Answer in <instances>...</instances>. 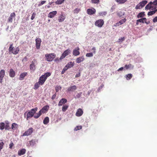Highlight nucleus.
I'll return each mask as SVG.
<instances>
[{
    "label": "nucleus",
    "mask_w": 157,
    "mask_h": 157,
    "mask_svg": "<svg viewBox=\"0 0 157 157\" xmlns=\"http://www.w3.org/2000/svg\"><path fill=\"white\" fill-rule=\"evenodd\" d=\"M57 12L56 11H54L50 12L48 15V17L51 18H53L56 15Z\"/></svg>",
    "instance_id": "4be33fe9"
},
{
    "label": "nucleus",
    "mask_w": 157,
    "mask_h": 157,
    "mask_svg": "<svg viewBox=\"0 0 157 157\" xmlns=\"http://www.w3.org/2000/svg\"><path fill=\"white\" fill-rule=\"evenodd\" d=\"M51 75V73L50 72H47L44 75H41L40 77L42 80H44V81L45 82L47 78L50 76Z\"/></svg>",
    "instance_id": "0eeeda50"
},
{
    "label": "nucleus",
    "mask_w": 157,
    "mask_h": 157,
    "mask_svg": "<svg viewBox=\"0 0 157 157\" xmlns=\"http://www.w3.org/2000/svg\"><path fill=\"white\" fill-rule=\"evenodd\" d=\"M96 10L95 9L93 8V9H88L87 10V12L88 14L89 15H92L95 13Z\"/></svg>",
    "instance_id": "4468645a"
},
{
    "label": "nucleus",
    "mask_w": 157,
    "mask_h": 157,
    "mask_svg": "<svg viewBox=\"0 0 157 157\" xmlns=\"http://www.w3.org/2000/svg\"><path fill=\"white\" fill-rule=\"evenodd\" d=\"M26 151V150L25 149H22L19 151L18 152V155H21L24 154Z\"/></svg>",
    "instance_id": "cd10ccee"
},
{
    "label": "nucleus",
    "mask_w": 157,
    "mask_h": 157,
    "mask_svg": "<svg viewBox=\"0 0 157 157\" xmlns=\"http://www.w3.org/2000/svg\"><path fill=\"white\" fill-rule=\"evenodd\" d=\"M83 111L81 108L78 109L76 113V116L77 117H80L81 116L83 113Z\"/></svg>",
    "instance_id": "ddd939ff"
},
{
    "label": "nucleus",
    "mask_w": 157,
    "mask_h": 157,
    "mask_svg": "<svg viewBox=\"0 0 157 157\" xmlns=\"http://www.w3.org/2000/svg\"><path fill=\"white\" fill-rule=\"evenodd\" d=\"M104 85L103 84H102L101 85V86L99 87L98 88V90H100L104 86Z\"/></svg>",
    "instance_id": "69168bd1"
},
{
    "label": "nucleus",
    "mask_w": 157,
    "mask_h": 157,
    "mask_svg": "<svg viewBox=\"0 0 157 157\" xmlns=\"http://www.w3.org/2000/svg\"><path fill=\"white\" fill-rule=\"evenodd\" d=\"M5 128L6 130H9L10 129V128L9 126L10 123L8 121H6L5 122Z\"/></svg>",
    "instance_id": "a878e982"
},
{
    "label": "nucleus",
    "mask_w": 157,
    "mask_h": 157,
    "mask_svg": "<svg viewBox=\"0 0 157 157\" xmlns=\"http://www.w3.org/2000/svg\"><path fill=\"white\" fill-rule=\"evenodd\" d=\"M81 10L80 8H76L73 10V12L74 13H78Z\"/></svg>",
    "instance_id": "37998d69"
},
{
    "label": "nucleus",
    "mask_w": 157,
    "mask_h": 157,
    "mask_svg": "<svg viewBox=\"0 0 157 157\" xmlns=\"http://www.w3.org/2000/svg\"><path fill=\"white\" fill-rule=\"evenodd\" d=\"M17 124L15 123H13L12 124L11 128L13 129H15L17 128Z\"/></svg>",
    "instance_id": "a18cd8bd"
},
{
    "label": "nucleus",
    "mask_w": 157,
    "mask_h": 157,
    "mask_svg": "<svg viewBox=\"0 0 157 157\" xmlns=\"http://www.w3.org/2000/svg\"><path fill=\"white\" fill-rule=\"evenodd\" d=\"M9 51L10 52L14 55H16L18 53L19 51V48L18 47L14 48L13 47V44H11L9 48Z\"/></svg>",
    "instance_id": "f03ea898"
},
{
    "label": "nucleus",
    "mask_w": 157,
    "mask_h": 157,
    "mask_svg": "<svg viewBox=\"0 0 157 157\" xmlns=\"http://www.w3.org/2000/svg\"><path fill=\"white\" fill-rule=\"evenodd\" d=\"M153 4L155 6H157V0H155L152 2Z\"/></svg>",
    "instance_id": "052dcab7"
},
{
    "label": "nucleus",
    "mask_w": 157,
    "mask_h": 157,
    "mask_svg": "<svg viewBox=\"0 0 157 157\" xmlns=\"http://www.w3.org/2000/svg\"><path fill=\"white\" fill-rule=\"evenodd\" d=\"M68 106L67 105H63L62 108V110L63 112L66 111L67 109L68 108Z\"/></svg>",
    "instance_id": "4c0bfd02"
},
{
    "label": "nucleus",
    "mask_w": 157,
    "mask_h": 157,
    "mask_svg": "<svg viewBox=\"0 0 157 157\" xmlns=\"http://www.w3.org/2000/svg\"><path fill=\"white\" fill-rule=\"evenodd\" d=\"M153 4L152 2H151L145 7V9H150L151 8V5Z\"/></svg>",
    "instance_id": "72a5a7b5"
},
{
    "label": "nucleus",
    "mask_w": 157,
    "mask_h": 157,
    "mask_svg": "<svg viewBox=\"0 0 157 157\" xmlns=\"http://www.w3.org/2000/svg\"><path fill=\"white\" fill-rule=\"evenodd\" d=\"M126 20L125 18L121 20L119 22H117L116 23V26H118L122 24L123 23H124L126 21Z\"/></svg>",
    "instance_id": "bb28decb"
},
{
    "label": "nucleus",
    "mask_w": 157,
    "mask_h": 157,
    "mask_svg": "<svg viewBox=\"0 0 157 157\" xmlns=\"http://www.w3.org/2000/svg\"><path fill=\"white\" fill-rule=\"evenodd\" d=\"M132 77V75L131 74H129L126 75V78L127 80H128L131 79Z\"/></svg>",
    "instance_id": "58836bf2"
},
{
    "label": "nucleus",
    "mask_w": 157,
    "mask_h": 157,
    "mask_svg": "<svg viewBox=\"0 0 157 157\" xmlns=\"http://www.w3.org/2000/svg\"><path fill=\"white\" fill-rule=\"evenodd\" d=\"M67 101V100L64 98L61 99L59 101L58 105L59 106H61L63 104L66 103Z\"/></svg>",
    "instance_id": "2eb2a0df"
},
{
    "label": "nucleus",
    "mask_w": 157,
    "mask_h": 157,
    "mask_svg": "<svg viewBox=\"0 0 157 157\" xmlns=\"http://www.w3.org/2000/svg\"><path fill=\"white\" fill-rule=\"evenodd\" d=\"M37 64V61L36 59H34L32 61L31 64L30 65V70L34 71L36 69V65Z\"/></svg>",
    "instance_id": "39448f33"
},
{
    "label": "nucleus",
    "mask_w": 157,
    "mask_h": 157,
    "mask_svg": "<svg viewBox=\"0 0 157 157\" xmlns=\"http://www.w3.org/2000/svg\"><path fill=\"white\" fill-rule=\"evenodd\" d=\"M104 24V21L102 19H100L97 20L95 23V25L99 27H101Z\"/></svg>",
    "instance_id": "20e7f679"
},
{
    "label": "nucleus",
    "mask_w": 157,
    "mask_h": 157,
    "mask_svg": "<svg viewBox=\"0 0 157 157\" xmlns=\"http://www.w3.org/2000/svg\"><path fill=\"white\" fill-rule=\"evenodd\" d=\"M86 56L87 57H91L93 56V54L92 53H87L86 54Z\"/></svg>",
    "instance_id": "864d4df0"
},
{
    "label": "nucleus",
    "mask_w": 157,
    "mask_h": 157,
    "mask_svg": "<svg viewBox=\"0 0 157 157\" xmlns=\"http://www.w3.org/2000/svg\"><path fill=\"white\" fill-rule=\"evenodd\" d=\"M38 82H39V83H40L41 85H43L44 82H45L44 81V80H42L41 78H40V77L39 78V79Z\"/></svg>",
    "instance_id": "de8ad7c7"
},
{
    "label": "nucleus",
    "mask_w": 157,
    "mask_h": 157,
    "mask_svg": "<svg viewBox=\"0 0 157 157\" xmlns=\"http://www.w3.org/2000/svg\"><path fill=\"white\" fill-rule=\"evenodd\" d=\"M33 129L32 128H30L23 134V136H28L30 135L33 132Z\"/></svg>",
    "instance_id": "1a4fd4ad"
},
{
    "label": "nucleus",
    "mask_w": 157,
    "mask_h": 157,
    "mask_svg": "<svg viewBox=\"0 0 157 157\" xmlns=\"http://www.w3.org/2000/svg\"><path fill=\"white\" fill-rule=\"evenodd\" d=\"M92 50H94V52H93L94 53V54L95 53H96L95 48L94 47L92 48Z\"/></svg>",
    "instance_id": "774afa93"
},
{
    "label": "nucleus",
    "mask_w": 157,
    "mask_h": 157,
    "mask_svg": "<svg viewBox=\"0 0 157 157\" xmlns=\"http://www.w3.org/2000/svg\"><path fill=\"white\" fill-rule=\"evenodd\" d=\"M40 83L38 82H36L34 86V89L35 90H36L40 86Z\"/></svg>",
    "instance_id": "f704fd0d"
},
{
    "label": "nucleus",
    "mask_w": 157,
    "mask_h": 157,
    "mask_svg": "<svg viewBox=\"0 0 157 157\" xmlns=\"http://www.w3.org/2000/svg\"><path fill=\"white\" fill-rule=\"evenodd\" d=\"M45 1H43L41 2L38 5V6H41L42 5H43V4H44L46 2Z\"/></svg>",
    "instance_id": "4d7b16f0"
},
{
    "label": "nucleus",
    "mask_w": 157,
    "mask_h": 157,
    "mask_svg": "<svg viewBox=\"0 0 157 157\" xmlns=\"http://www.w3.org/2000/svg\"><path fill=\"white\" fill-rule=\"evenodd\" d=\"M115 1L119 4H123L126 2L127 0H115Z\"/></svg>",
    "instance_id": "e433bc0d"
},
{
    "label": "nucleus",
    "mask_w": 157,
    "mask_h": 157,
    "mask_svg": "<svg viewBox=\"0 0 157 157\" xmlns=\"http://www.w3.org/2000/svg\"><path fill=\"white\" fill-rule=\"evenodd\" d=\"M82 128V126H77L76 127H75L74 129L75 131H77L78 130H79L81 129Z\"/></svg>",
    "instance_id": "49530a36"
},
{
    "label": "nucleus",
    "mask_w": 157,
    "mask_h": 157,
    "mask_svg": "<svg viewBox=\"0 0 157 157\" xmlns=\"http://www.w3.org/2000/svg\"><path fill=\"white\" fill-rule=\"evenodd\" d=\"M124 13L123 11H120L117 13V15L119 17H122L124 15Z\"/></svg>",
    "instance_id": "c03bdc74"
},
{
    "label": "nucleus",
    "mask_w": 157,
    "mask_h": 157,
    "mask_svg": "<svg viewBox=\"0 0 157 157\" xmlns=\"http://www.w3.org/2000/svg\"><path fill=\"white\" fill-rule=\"evenodd\" d=\"M36 48L37 49L40 48V44L41 42V39L39 38H37L35 40Z\"/></svg>",
    "instance_id": "9d476101"
},
{
    "label": "nucleus",
    "mask_w": 157,
    "mask_h": 157,
    "mask_svg": "<svg viewBox=\"0 0 157 157\" xmlns=\"http://www.w3.org/2000/svg\"><path fill=\"white\" fill-rule=\"evenodd\" d=\"M51 75V73L50 72H47L44 75H41L40 77L42 80H44V81L45 82L47 78L50 76Z\"/></svg>",
    "instance_id": "6e6552de"
},
{
    "label": "nucleus",
    "mask_w": 157,
    "mask_h": 157,
    "mask_svg": "<svg viewBox=\"0 0 157 157\" xmlns=\"http://www.w3.org/2000/svg\"><path fill=\"white\" fill-rule=\"evenodd\" d=\"M141 7V6H140V3L137 4L136 7H135V8L136 9H140V8Z\"/></svg>",
    "instance_id": "13d9d810"
},
{
    "label": "nucleus",
    "mask_w": 157,
    "mask_h": 157,
    "mask_svg": "<svg viewBox=\"0 0 157 157\" xmlns=\"http://www.w3.org/2000/svg\"><path fill=\"white\" fill-rule=\"evenodd\" d=\"M5 124L3 122H1L0 123V129L2 130L5 128Z\"/></svg>",
    "instance_id": "c9c22d12"
},
{
    "label": "nucleus",
    "mask_w": 157,
    "mask_h": 157,
    "mask_svg": "<svg viewBox=\"0 0 157 157\" xmlns=\"http://www.w3.org/2000/svg\"><path fill=\"white\" fill-rule=\"evenodd\" d=\"M99 15L101 16H105L107 14V12L106 11L102 12L99 13Z\"/></svg>",
    "instance_id": "8fccbe9b"
},
{
    "label": "nucleus",
    "mask_w": 157,
    "mask_h": 157,
    "mask_svg": "<svg viewBox=\"0 0 157 157\" xmlns=\"http://www.w3.org/2000/svg\"><path fill=\"white\" fill-rule=\"evenodd\" d=\"M147 19L145 17H143L142 18H141L140 19L137 20L138 21H139V22L142 23H144L145 22L147 24H148L150 22L148 21L147 22Z\"/></svg>",
    "instance_id": "412c9836"
},
{
    "label": "nucleus",
    "mask_w": 157,
    "mask_h": 157,
    "mask_svg": "<svg viewBox=\"0 0 157 157\" xmlns=\"http://www.w3.org/2000/svg\"><path fill=\"white\" fill-rule=\"evenodd\" d=\"M27 75V72H24L21 73L19 76V79L20 80H23L24 79L25 77Z\"/></svg>",
    "instance_id": "aec40b11"
},
{
    "label": "nucleus",
    "mask_w": 157,
    "mask_h": 157,
    "mask_svg": "<svg viewBox=\"0 0 157 157\" xmlns=\"http://www.w3.org/2000/svg\"><path fill=\"white\" fill-rule=\"evenodd\" d=\"M61 88V87L60 86H57L56 87L55 90L56 92H58L59 90H60Z\"/></svg>",
    "instance_id": "3c124183"
},
{
    "label": "nucleus",
    "mask_w": 157,
    "mask_h": 157,
    "mask_svg": "<svg viewBox=\"0 0 157 157\" xmlns=\"http://www.w3.org/2000/svg\"><path fill=\"white\" fill-rule=\"evenodd\" d=\"M41 114L42 113L39 112L38 113H37L34 116V117L35 119H37L39 118Z\"/></svg>",
    "instance_id": "a19ab883"
},
{
    "label": "nucleus",
    "mask_w": 157,
    "mask_h": 157,
    "mask_svg": "<svg viewBox=\"0 0 157 157\" xmlns=\"http://www.w3.org/2000/svg\"><path fill=\"white\" fill-rule=\"evenodd\" d=\"M37 108L35 107L33 109H31L30 111H29L27 114L26 120H29L32 117L34 116V114L37 110Z\"/></svg>",
    "instance_id": "f257e3e1"
},
{
    "label": "nucleus",
    "mask_w": 157,
    "mask_h": 157,
    "mask_svg": "<svg viewBox=\"0 0 157 157\" xmlns=\"http://www.w3.org/2000/svg\"><path fill=\"white\" fill-rule=\"evenodd\" d=\"M125 40V38L124 37H121V38H119L118 40V42H122V41H124Z\"/></svg>",
    "instance_id": "5fc2aeb1"
},
{
    "label": "nucleus",
    "mask_w": 157,
    "mask_h": 157,
    "mask_svg": "<svg viewBox=\"0 0 157 157\" xmlns=\"http://www.w3.org/2000/svg\"><path fill=\"white\" fill-rule=\"evenodd\" d=\"M65 0H57L56 2V3L57 4H61L64 2Z\"/></svg>",
    "instance_id": "79ce46f5"
},
{
    "label": "nucleus",
    "mask_w": 157,
    "mask_h": 157,
    "mask_svg": "<svg viewBox=\"0 0 157 157\" xmlns=\"http://www.w3.org/2000/svg\"><path fill=\"white\" fill-rule=\"evenodd\" d=\"M49 118L48 117H46L43 120V123L44 124H47L49 122Z\"/></svg>",
    "instance_id": "c756f323"
},
{
    "label": "nucleus",
    "mask_w": 157,
    "mask_h": 157,
    "mask_svg": "<svg viewBox=\"0 0 157 157\" xmlns=\"http://www.w3.org/2000/svg\"><path fill=\"white\" fill-rule=\"evenodd\" d=\"M82 92H80L78 93L75 97V98H79L81 97L82 94Z\"/></svg>",
    "instance_id": "09e8293b"
},
{
    "label": "nucleus",
    "mask_w": 157,
    "mask_h": 157,
    "mask_svg": "<svg viewBox=\"0 0 157 157\" xmlns=\"http://www.w3.org/2000/svg\"><path fill=\"white\" fill-rule=\"evenodd\" d=\"M36 141L35 140H32L29 141V146H33L36 144Z\"/></svg>",
    "instance_id": "2f4dec72"
},
{
    "label": "nucleus",
    "mask_w": 157,
    "mask_h": 157,
    "mask_svg": "<svg viewBox=\"0 0 157 157\" xmlns=\"http://www.w3.org/2000/svg\"><path fill=\"white\" fill-rule=\"evenodd\" d=\"M13 145H14V144H13V143L12 142H11V143L9 144V148L10 149H12V147H13Z\"/></svg>",
    "instance_id": "bf43d9fd"
},
{
    "label": "nucleus",
    "mask_w": 157,
    "mask_h": 157,
    "mask_svg": "<svg viewBox=\"0 0 157 157\" xmlns=\"http://www.w3.org/2000/svg\"><path fill=\"white\" fill-rule=\"evenodd\" d=\"M74 63L72 62H69L66 65L68 68H70L73 67L74 65Z\"/></svg>",
    "instance_id": "c85d7f7f"
},
{
    "label": "nucleus",
    "mask_w": 157,
    "mask_h": 157,
    "mask_svg": "<svg viewBox=\"0 0 157 157\" xmlns=\"http://www.w3.org/2000/svg\"><path fill=\"white\" fill-rule=\"evenodd\" d=\"M36 15V13H33L32 14V15L31 18V19L32 20H33L34 18Z\"/></svg>",
    "instance_id": "6e6d98bb"
},
{
    "label": "nucleus",
    "mask_w": 157,
    "mask_h": 157,
    "mask_svg": "<svg viewBox=\"0 0 157 157\" xmlns=\"http://www.w3.org/2000/svg\"><path fill=\"white\" fill-rule=\"evenodd\" d=\"M56 96V94H53L52 97V100L54 99L55 98Z\"/></svg>",
    "instance_id": "0e129e2a"
},
{
    "label": "nucleus",
    "mask_w": 157,
    "mask_h": 157,
    "mask_svg": "<svg viewBox=\"0 0 157 157\" xmlns=\"http://www.w3.org/2000/svg\"><path fill=\"white\" fill-rule=\"evenodd\" d=\"M68 68V67L66 66L65 67L63 68V69L64 71H66Z\"/></svg>",
    "instance_id": "338daca9"
},
{
    "label": "nucleus",
    "mask_w": 157,
    "mask_h": 157,
    "mask_svg": "<svg viewBox=\"0 0 157 157\" xmlns=\"http://www.w3.org/2000/svg\"><path fill=\"white\" fill-rule=\"evenodd\" d=\"M147 1L146 0H143L140 2L139 3L140 4L141 7H143L147 3Z\"/></svg>",
    "instance_id": "7c9ffc66"
},
{
    "label": "nucleus",
    "mask_w": 157,
    "mask_h": 157,
    "mask_svg": "<svg viewBox=\"0 0 157 157\" xmlns=\"http://www.w3.org/2000/svg\"><path fill=\"white\" fill-rule=\"evenodd\" d=\"M91 2L92 3L95 4H98L100 2L99 0H91Z\"/></svg>",
    "instance_id": "603ef678"
},
{
    "label": "nucleus",
    "mask_w": 157,
    "mask_h": 157,
    "mask_svg": "<svg viewBox=\"0 0 157 157\" xmlns=\"http://www.w3.org/2000/svg\"><path fill=\"white\" fill-rule=\"evenodd\" d=\"M71 51L69 49H67L62 54L60 58V59H62L64 58L66 56L68 55L70 53Z\"/></svg>",
    "instance_id": "423d86ee"
},
{
    "label": "nucleus",
    "mask_w": 157,
    "mask_h": 157,
    "mask_svg": "<svg viewBox=\"0 0 157 157\" xmlns=\"http://www.w3.org/2000/svg\"><path fill=\"white\" fill-rule=\"evenodd\" d=\"M46 59L48 62L52 61L54 58L56 57V55L53 53L46 54L45 55Z\"/></svg>",
    "instance_id": "7ed1b4c3"
},
{
    "label": "nucleus",
    "mask_w": 157,
    "mask_h": 157,
    "mask_svg": "<svg viewBox=\"0 0 157 157\" xmlns=\"http://www.w3.org/2000/svg\"><path fill=\"white\" fill-rule=\"evenodd\" d=\"M49 108V106L48 105L44 106L39 112L42 113H44L48 111Z\"/></svg>",
    "instance_id": "f8f14e48"
},
{
    "label": "nucleus",
    "mask_w": 157,
    "mask_h": 157,
    "mask_svg": "<svg viewBox=\"0 0 157 157\" xmlns=\"http://www.w3.org/2000/svg\"><path fill=\"white\" fill-rule=\"evenodd\" d=\"M77 87L76 86L73 85L68 87L67 89V90L68 92H73L75 90L77 89Z\"/></svg>",
    "instance_id": "6ab92c4d"
},
{
    "label": "nucleus",
    "mask_w": 157,
    "mask_h": 157,
    "mask_svg": "<svg viewBox=\"0 0 157 157\" xmlns=\"http://www.w3.org/2000/svg\"><path fill=\"white\" fill-rule=\"evenodd\" d=\"M5 75V71L4 70H1L0 71V83H2L3 78Z\"/></svg>",
    "instance_id": "9b49d317"
},
{
    "label": "nucleus",
    "mask_w": 157,
    "mask_h": 157,
    "mask_svg": "<svg viewBox=\"0 0 157 157\" xmlns=\"http://www.w3.org/2000/svg\"><path fill=\"white\" fill-rule=\"evenodd\" d=\"M79 48L78 47L76 48L73 51V54L75 56H77L80 54L79 50Z\"/></svg>",
    "instance_id": "f3484780"
},
{
    "label": "nucleus",
    "mask_w": 157,
    "mask_h": 157,
    "mask_svg": "<svg viewBox=\"0 0 157 157\" xmlns=\"http://www.w3.org/2000/svg\"><path fill=\"white\" fill-rule=\"evenodd\" d=\"M144 13V12H141L139 13L137 15L138 18L143 17L145 16Z\"/></svg>",
    "instance_id": "473e14b6"
},
{
    "label": "nucleus",
    "mask_w": 157,
    "mask_h": 157,
    "mask_svg": "<svg viewBox=\"0 0 157 157\" xmlns=\"http://www.w3.org/2000/svg\"><path fill=\"white\" fill-rule=\"evenodd\" d=\"M15 14L14 13H13L10 14V16L9 17L8 22L12 23L13 21V18L15 17Z\"/></svg>",
    "instance_id": "dca6fc26"
},
{
    "label": "nucleus",
    "mask_w": 157,
    "mask_h": 157,
    "mask_svg": "<svg viewBox=\"0 0 157 157\" xmlns=\"http://www.w3.org/2000/svg\"><path fill=\"white\" fill-rule=\"evenodd\" d=\"M156 7L155 6L154 8V9H155V10L149 12L147 13V15L148 16H151L154 14L157 11V9H156Z\"/></svg>",
    "instance_id": "b1692460"
},
{
    "label": "nucleus",
    "mask_w": 157,
    "mask_h": 157,
    "mask_svg": "<svg viewBox=\"0 0 157 157\" xmlns=\"http://www.w3.org/2000/svg\"><path fill=\"white\" fill-rule=\"evenodd\" d=\"M124 67L126 69H128L130 68H133V66L131 64H126L124 66Z\"/></svg>",
    "instance_id": "ea45409f"
},
{
    "label": "nucleus",
    "mask_w": 157,
    "mask_h": 157,
    "mask_svg": "<svg viewBox=\"0 0 157 157\" xmlns=\"http://www.w3.org/2000/svg\"><path fill=\"white\" fill-rule=\"evenodd\" d=\"M80 73L79 72L78 74H77L75 75V77L76 78H77V77H80Z\"/></svg>",
    "instance_id": "e2e57ef3"
},
{
    "label": "nucleus",
    "mask_w": 157,
    "mask_h": 157,
    "mask_svg": "<svg viewBox=\"0 0 157 157\" xmlns=\"http://www.w3.org/2000/svg\"><path fill=\"white\" fill-rule=\"evenodd\" d=\"M15 75V73L12 69H10V70L9 75L12 78L14 77Z\"/></svg>",
    "instance_id": "5701e85b"
},
{
    "label": "nucleus",
    "mask_w": 157,
    "mask_h": 157,
    "mask_svg": "<svg viewBox=\"0 0 157 157\" xmlns=\"http://www.w3.org/2000/svg\"><path fill=\"white\" fill-rule=\"evenodd\" d=\"M66 18V17L65 15L61 14L59 17L58 20L59 22H62L64 21Z\"/></svg>",
    "instance_id": "a211bd4d"
},
{
    "label": "nucleus",
    "mask_w": 157,
    "mask_h": 157,
    "mask_svg": "<svg viewBox=\"0 0 157 157\" xmlns=\"http://www.w3.org/2000/svg\"><path fill=\"white\" fill-rule=\"evenodd\" d=\"M84 59L83 56L79 57L76 59V62L77 63H79L83 61Z\"/></svg>",
    "instance_id": "393cba45"
},
{
    "label": "nucleus",
    "mask_w": 157,
    "mask_h": 157,
    "mask_svg": "<svg viewBox=\"0 0 157 157\" xmlns=\"http://www.w3.org/2000/svg\"><path fill=\"white\" fill-rule=\"evenodd\" d=\"M153 21L154 22H157V16L155 17L153 20Z\"/></svg>",
    "instance_id": "680f3d73"
}]
</instances>
